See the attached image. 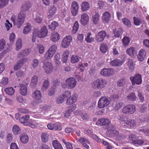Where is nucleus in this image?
I'll use <instances>...</instances> for the list:
<instances>
[{
	"instance_id": "49530a36",
	"label": "nucleus",
	"mask_w": 149,
	"mask_h": 149,
	"mask_svg": "<svg viewBox=\"0 0 149 149\" xmlns=\"http://www.w3.org/2000/svg\"><path fill=\"white\" fill-rule=\"evenodd\" d=\"M5 91L9 95H13L15 92V90L12 87L6 88L5 89Z\"/></svg>"
},
{
	"instance_id": "4be33fe9",
	"label": "nucleus",
	"mask_w": 149,
	"mask_h": 149,
	"mask_svg": "<svg viewBox=\"0 0 149 149\" xmlns=\"http://www.w3.org/2000/svg\"><path fill=\"white\" fill-rule=\"evenodd\" d=\"M91 20L93 24H98L100 20V15L99 14L97 13L93 14L92 16Z\"/></svg>"
},
{
	"instance_id": "ddd939ff",
	"label": "nucleus",
	"mask_w": 149,
	"mask_h": 149,
	"mask_svg": "<svg viewBox=\"0 0 149 149\" xmlns=\"http://www.w3.org/2000/svg\"><path fill=\"white\" fill-rule=\"evenodd\" d=\"M79 8V4L76 1H73L71 4V11L72 15L75 16L78 13Z\"/></svg>"
},
{
	"instance_id": "cd10ccee",
	"label": "nucleus",
	"mask_w": 149,
	"mask_h": 149,
	"mask_svg": "<svg viewBox=\"0 0 149 149\" xmlns=\"http://www.w3.org/2000/svg\"><path fill=\"white\" fill-rule=\"evenodd\" d=\"M126 52L128 54L132 57L136 55L137 53L136 51L133 47L127 49Z\"/></svg>"
},
{
	"instance_id": "bf43d9fd",
	"label": "nucleus",
	"mask_w": 149,
	"mask_h": 149,
	"mask_svg": "<svg viewBox=\"0 0 149 149\" xmlns=\"http://www.w3.org/2000/svg\"><path fill=\"white\" fill-rule=\"evenodd\" d=\"M9 0H0V8L6 6L8 3Z\"/></svg>"
},
{
	"instance_id": "f704fd0d",
	"label": "nucleus",
	"mask_w": 149,
	"mask_h": 149,
	"mask_svg": "<svg viewBox=\"0 0 149 149\" xmlns=\"http://www.w3.org/2000/svg\"><path fill=\"white\" fill-rule=\"evenodd\" d=\"M110 64L113 66H118L122 65V61L120 60L116 59L111 61Z\"/></svg>"
},
{
	"instance_id": "c756f323",
	"label": "nucleus",
	"mask_w": 149,
	"mask_h": 149,
	"mask_svg": "<svg viewBox=\"0 0 149 149\" xmlns=\"http://www.w3.org/2000/svg\"><path fill=\"white\" fill-rule=\"evenodd\" d=\"M126 63L128 68L130 71H132L134 69L135 64L132 59L130 58L128 59Z\"/></svg>"
},
{
	"instance_id": "a18cd8bd",
	"label": "nucleus",
	"mask_w": 149,
	"mask_h": 149,
	"mask_svg": "<svg viewBox=\"0 0 149 149\" xmlns=\"http://www.w3.org/2000/svg\"><path fill=\"white\" fill-rule=\"evenodd\" d=\"M94 40V38L93 37L92 34L90 33H88L85 38L86 41L88 43H91Z\"/></svg>"
},
{
	"instance_id": "c85d7f7f",
	"label": "nucleus",
	"mask_w": 149,
	"mask_h": 149,
	"mask_svg": "<svg viewBox=\"0 0 149 149\" xmlns=\"http://www.w3.org/2000/svg\"><path fill=\"white\" fill-rule=\"evenodd\" d=\"M56 12V8L52 6L50 7L48 14V18L50 19L52 17Z\"/></svg>"
},
{
	"instance_id": "37998d69",
	"label": "nucleus",
	"mask_w": 149,
	"mask_h": 149,
	"mask_svg": "<svg viewBox=\"0 0 149 149\" xmlns=\"http://www.w3.org/2000/svg\"><path fill=\"white\" fill-rule=\"evenodd\" d=\"M13 134L15 135L19 134L21 132V129L18 126L15 125H14L12 129Z\"/></svg>"
},
{
	"instance_id": "6ab92c4d",
	"label": "nucleus",
	"mask_w": 149,
	"mask_h": 149,
	"mask_svg": "<svg viewBox=\"0 0 149 149\" xmlns=\"http://www.w3.org/2000/svg\"><path fill=\"white\" fill-rule=\"evenodd\" d=\"M31 52V49L28 48L23 49L19 52L17 54V57L20 58L23 56H26L30 54Z\"/></svg>"
},
{
	"instance_id": "412c9836",
	"label": "nucleus",
	"mask_w": 149,
	"mask_h": 149,
	"mask_svg": "<svg viewBox=\"0 0 149 149\" xmlns=\"http://www.w3.org/2000/svg\"><path fill=\"white\" fill-rule=\"evenodd\" d=\"M35 22L38 23H40L42 21L43 15L40 13H37L33 16Z\"/></svg>"
},
{
	"instance_id": "2f4dec72",
	"label": "nucleus",
	"mask_w": 149,
	"mask_h": 149,
	"mask_svg": "<svg viewBox=\"0 0 149 149\" xmlns=\"http://www.w3.org/2000/svg\"><path fill=\"white\" fill-rule=\"evenodd\" d=\"M27 88L22 84H20V93L22 95L25 96L27 93Z\"/></svg>"
},
{
	"instance_id": "a878e982",
	"label": "nucleus",
	"mask_w": 149,
	"mask_h": 149,
	"mask_svg": "<svg viewBox=\"0 0 149 149\" xmlns=\"http://www.w3.org/2000/svg\"><path fill=\"white\" fill-rule=\"evenodd\" d=\"M123 33L122 28H119L118 29H115L113 30V33L114 36L115 37H119Z\"/></svg>"
},
{
	"instance_id": "72a5a7b5",
	"label": "nucleus",
	"mask_w": 149,
	"mask_h": 149,
	"mask_svg": "<svg viewBox=\"0 0 149 149\" xmlns=\"http://www.w3.org/2000/svg\"><path fill=\"white\" fill-rule=\"evenodd\" d=\"M38 78L37 76L35 75L31 79V86L33 88L36 86L38 83Z\"/></svg>"
},
{
	"instance_id": "9d476101",
	"label": "nucleus",
	"mask_w": 149,
	"mask_h": 149,
	"mask_svg": "<svg viewBox=\"0 0 149 149\" xmlns=\"http://www.w3.org/2000/svg\"><path fill=\"white\" fill-rule=\"evenodd\" d=\"M130 79L133 84L139 85L142 81L141 75L139 74H137L134 76L130 77Z\"/></svg>"
},
{
	"instance_id": "de8ad7c7",
	"label": "nucleus",
	"mask_w": 149,
	"mask_h": 149,
	"mask_svg": "<svg viewBox=\"0 0 149 149\" xmlns=\"http://www.w3.org/2000/svg\"><path fill=\"white\" fill-rule=\"evenodd\" d=\"M42 141L44 142H47L49 139V135L47 133L44 132L42 134L41 136Z\"/></svg>"
},
{
	"instance_id": "4d7b16f0",
	"label": "nucleus",
	"mask_w": 149,
	"mask_h": 149,
	"mask_svg": "<svg viewBox=\"0 0 149 149\" xmlns=\"http://www.w3.org/2000/svg\"><path fill=\"white\" fill-rule=\"evenodd\" d=\"M65 99L64 97L62 95L57 98L56 102L57 104H61L64 102Z\"/></svg>"
},
{
	"instance_id": "a211bd4d",
	"label": "nucleus",
	"mask_w": 149,
	"mask_h": 149,
	"mask_svg": "<svg viewBox=\"0 0 149 149\" xmlns=\"http://www.w3.org/2000/svg\"><path fill=\"white\" fill-rule=\"evenodd\" d=\"M89 17L86 13H84L81 15V22L84 26L86 25L89 22Z\"/></svg>"
},
{
	"instance_id": "a19ab883",
	"label": "nucleus",
	"mask_w": 149,
	"mask_h": 149,
	"mask_svg": "<svg viewBox=\"0 0 149 149\" xmlns=\"http://www.w3.org/2000/svg\"><path fill=\"white\" fill-rule=\"evenodd\" d=\"M60 54L59 53H56L54 56V62L57 65H59L61 63L60 61Z\"/></svg>"
},
{
	"instance_id": "c03bdc74",
	"label": "nucleus",
	"mask_w": 149,
	"mask_h": 149,
	"mask_svg": "<svg viewBox=\"0 0 149 149\" xmlns=\"http://www.w3.org/2000/svg\"><path fill=\"white\" fill-rule=\"evenodd\" d=\"M79 24L77 22H76L74 24L72 30V33L73 34L75 33L79 28Z\"/></svg>"
},
{
	"instance_id": "f8f14e48",
	"label": "nucleus",
	"mask_w": 149,
	"mask_h": 149,
	"mask_svg": "<svg viewBox=\"0 0 149 149\" xmlns=\"http://www.w3.org/2000/svg\"><path fill=\"white\" fill-rule=\"evenodd\" d=\"M72 37L68 36L65 37L61 42V46L62 47L66 48L70 45V43L72 41Z\"/></svg>"
},
{
	"instance_id": "423d86ee",
	"label": "nucleus",
	"mask_w": 149,
	"mask_h": 149,
	"mask_svg": "<svg viewBox=\"0 0 149 149\" xmlns=\"http://www.w3.org/2000/svg\"><path fill=\"white\" fill-rule=\"evenodd\" d=\"M107 84L106 80L102 79H98L93 81L92 86L95 88H97L99 90L104 88Z\"/></svg>"
},
{
	"instance_id": "dca6fc26",
	"label": "nucleus",
	"mask_w": 149,
	"mask_h": 149,
	"mask_svg": "<svg viewBox=\"0 0 149 149\" xmlns=\"http://www.w3.org/2000/svg\"><path fill=\"white\" fill-rule=\"evenodd\" d=\"M42 67L45 72L47 74H50L52 72L53 69L52 64L49 62L44 63Z\"/></svg>"
},
{
	"instance_id": "e433bc0d",
	"label": "nucleus",
	"mask_w": 149,
	"mask_h": 149,
	"mask_svg": "<svg viewBox=\"0 0 149 149\" xmlns=\"http://www.w3.org/2000/svg\"><path fill=\"white\" fill-rule=\"evenodd\" d=\"M29 118V115H26L24 116H23L21 118L19 119V121L24 124V125H26V124L27 123L28 120Z\"/></svg>"
},
{
	"instance_id": "603ef678",
	"label": "nucleus",
	"mask_w": 149,
	"mask_h": 149,
	"mask_svg": "<svg viewBox=\"0 0 149 149\" xmlns=\"http://www.w3.org/2000/svg\"><path fill=\"white\" fill-rule=\"evenodd\" d=\"M130 39L127 36L124 37L122 40L123 45L126 46L129 45L130 42Z\"/></svg>"
},
{
	"instance_id": "7ed1b4c3",
	"label": "nucleus",
	"mask_w": 149,
	"mask_h": 149,
	"mask_svg": "<svg viewBox=\"0 0 149 149\" xmlns=\"http://www.w3.org/2000/svg\"><path fill=\"white\" fill-rule=\"evenodd\" d=\"M48 32L45 26L42 27L40 31L36 29H35L33 33V41H35V36H37L40 38H43L47 35Z\"/></svg>"
},
{
	"instance_id": "69168bd1",
	"label": "nucleus",
	"mask_w": 149,
	"mask_h": 149,
	"mask_svg": "<svg viewBox=\"0 0 149 149\" xmlns=\"http://www.w3.org/2000/svg\"><path fill=\"white\" fill-rule=\"evenodd\" d=\"M129 126L128 128H132L135 127L136 126V122L133 120L130 119Z\"/></svg>"
},
{
	"instance_id": "20e7f679",
	"label": "nucleus",
	"mask_w": 149,
	"mask_h": 149,
	"mask_svg": "<svg viewBox=\"0 0 149 149\" xmlns=\"http://www.w3.org/2000/svg\"><path fill=\"white\" fill-rule=\"evenodd\" d=\"M108 133L110 134V136L116 137L118 140H121L125 138V136L115 130V127H109Z\"/></svg>"
},
{
	"instance_id": "7c9ffc66",
	"label": "nucleus",
	"mask_w": 149,
	"mask_h": 149,
	"mask_svg": "<svg viewBox=\"0 0 149 149\" xmlns=\"http://www.w3.org/2000/svg\"><path fill=\"white\" fill-rule=\"evenodd\" d=\"M60 38V35L57 32H54L52 33L50 37V39L53 42H55L58 40Z\"/></svg>"
},
{
	"instance_id": "f3484780",
	"label": "nucleus",
	"mask_w": 149,
	"mask_h": 149,
	"mask_svg": "<svg viewBox=\"0 0 149 149\" xmlns=\"http://www.w3.org/2000/svg\"><path fill=\"white\" fill-rule=\"evenodd\" d=\"M40 125V123L39 122L32 119L28 121L26 124V125H28L32 128H35Z\"/></svg>"
},
{
	"instance_id": "ea45409f",
	"label": "nucleus",
	"mask_w": 149,
	"mask_h": 149,
	"mask_svg": "<svg viewBox=\"0 0 149 149\" xmlns=\"http://www.w3.org/2000/svg\"><path fill=\"white\" fill-rule=\"evenodd\" d=\"M31 26L30 24H26L24 28L23 33L25 34L28 33L31 30Z\"/></svg>"
},
{
	"instance_id": "f03ea898",
	"label": "nucleus",
	"mask_w": 149,
	"mask_h": 149,
	"mask_svg": "<svg viewBox=\"0 0 149 149\" xmlns=\"http://www.w3.org/2000/svg\"><path fill=\"white\" fill-rule=\"evenodd\" d=\"M26 13L23 11H20L17 16L13 15L11 18V20L14 25L19 28L24 22L26 17Z\"/></svg>"
},
{
	"instance_id": "09e8293b",
	"label": "nucleus",
	"mask_w": 149,
	"mask_h": 149,
	"mask_svg": "<svg viewBox=\"0 0 149 149\" xmlns=\"http://www.w3.org/2000/svg\"><path fill=\"white\" fill-rule=\"evenodd\" d=\"M69 52L68 51H65L63 54L62 56V61L63 63L66 62L68 59Z\"/></svg>"
},
{
	"instance_id": "774afa93",
	"label": "nucleus",
	"mask_w": 149,
	"mask_h": 149,
	"mask_svg": "<svg viewBox=\"0 0 149 149\" xmlns=\"http://www.w3.org/2000/svg\"><path fill=\"white\" fill-rule=\"evenodd\" d=\"M123 102H117L115 104L114 107L115 108L116 110H118L122 107L123 105Z\"/></svg>"
},
{
	"instance_id": "473e14b6",
	"label": "nucleus",
	"mask_w": 149,
	"mask_h": 149,
	"mask_svg": "<svg viewBox=\"0 0 149 149\" xmlns=\"http://www.w3.org/2000/svg\"><path fill=\"white\" fill-rule=\"evenodd\" d=\"M52 144L54 149H63L61 145L57 140H54Z\"/></svg>"
},
{
	"instance_id": "58836bf2",
	"label": "nucleus",
	"mask_w": 149,
	"mask_h": 149,
	"mask_svg": "<svg viewBox=\"0 0 149 149\" xmlns=\"http://www.w3.org/2000/svg\"><path fill=\"white\" fill-rule=\"evenodd\" d=\"M22 41L20 38H19L17 40L15 44V49L17 51L21 49L22 47Z\"/></svg>"
},
{
	"instance_id": "b1692460",
	"label": "nucleus",
	"mask_w": 149,
	"mask_h": 149,
	"mask_svg": "<svg viewBox=\"0 0 149 149\" xmlns=\"http://www.w3.org/2000/svg\"><path fill=\"white\" fill-rule=\"evenodd\" d=\"M32 97L36 100H40L42 98V95L40 91L37 90L32 93Z\"/></svg>"
},
{
	"instance_id": "393cba45",
	"label": "nucleus",
	"mask_w": 149,
	"mask_h": 149,
	"mask_svg": "<svg viewBox=\"0 0 149 149\" xmlns=\"http://www.w3.org/2000/svg\"><path fill=\"white\" fill-rule=\"evenodd\" d=\"M146 54V51L143 49H141L137 55V58L138 60L140 61H142L144 59Z\"/></svg>"
},
{
	"instance_id": "052dcab7",
	"label": "nucleus",
	"mask_w": 149,
	"mask_h": 149,
	"mask_svg": "<svg viewBox=\"0 0 149 149\" xmlns=\"http://www.w3.org/2000/svg\"><path fill=\"white\" fill-rule=\"evenodd\" d=\"M54 130H60L62 128L61 124L58 123L54 124Z\"/></svg>"
},
{
	"instance_id": "0e129e2a",
	"label": "nucleus",
	"mask_w": 149,
	"mask_h": 149,
	"mask_svg": "<svg viewBox=\"0 0 149 149\" xmlns=\"http://www.w3.org/2000/svg\"><path fill=\"white\" fill-rule=\"evenodd\" d=\"M125 84V81L124 79L119 80L117 82V85L119 87H123Z\"/></svg>"
},
{
	"instance_id": "bb28decb",
	"label": "nucleus",
	"mask_w": 149,
	"mask_h": 149,
	"mask_svg": "<svg viewBox=\"0 0 149 149\" xmlns=\"http://www.w3.org/2000/svg\"><path fill=\"white\" fill-rule=\"evenodd\" d=\"M90 8V4L88 2L84 1L81 5V9L82 11L85 12L88 10Z\"/></svg>"
},
{
	"instance_id": "4c0bfd02",
	"label": "nucleus",
	"mask_w": 149,
	"mask_h": 149,
	"mask_svg": "<svg viewBox=\"0 0 149 149\" xmlns=\"http://www.w3.org/2000/svg\"><path fill=\"white\" fill-rule=\"evenodd\" d=\"M100 51L103 53L108 54V47L107 45L104 44H102L100 48Z\"/></svg>"
},
{
	"instance_id": "0eeeda50",
	"label": "nucleus",
	"mask_w": 149,
	"mask_h": 149,
	"mask_svg": "<svg viewBox=\"0 0 149 149\" xmlns=\"http://www.w3.org/2000/svg\"><path fill=\"white\" fill-rule=\"evenodd\" d=\"M57 49V46L56 45H51L45 54V58L47 60L51 59L56 52Z\"/></svg>"
},
{
	"instance_id": "aec40b11",
	"label": "nucleus",
	"mask_w": 149,
	"mask_h": 149,
	"mask_svg": "<svg viewBox=\"0 0 149 149\" xmlns=\"http://www.w3.org/2000/svg\"><path fill=\"white\" fill-rule=\"evenodd\" d=\"M77 100V95L76 94H74L68 98L66 102V103L68 105L73 104L76 102Z\"/></svg>"
},
{
	"instance_id": "1a4fd4ad",
	"label": "nucleus",
	"mask_w": 149,
	"mask_h": 149,
	"mask_svg": "<svg viewBox=\"0 0 149 149\" xmlns=\"http://www.w3.org/2000/svg\"><path fill=\"white\" fill-rule=\"evenodd\" d=\"M97 123L101 126H106L108 131L109 127H114L113 125H109L111 121L109 119L107 118H101L99 119L97 121Z\"/></svg>"
},
{
	"instance_id": "5701e85b",
	"label": "nucleus",
	"mask_w": 149,
	"mask_h": 149,
	"mask_svg": "<svg viewBox=\"0 0 149 149\" xmlns=\"http://www.w3.org/2000/svg\"><path fill=\"white\" fill-rule=\"evenodd\" d=\"M111 14L108 12L104 13L102 16V19L105 23H108L111 20Z\"/></svg>"
},
{
	"instance_id": "e2e57ef3",
	"label": "nucleus",
	"mask_w": 149,
	"mask_h": 149,
	"mask_svg": "<svg viewBox=\"0 0 149 149\" xmlns=\"http://www.w3.org/2000/svg\"><path fill=\"white\" fill-rule=\"evenodd\" d=\"M122 21L123 24L128 27H129L131 26V22L128 19L126 18H123L122 19Z\"/></svg>"
},
{
	"instance_id": "6e6d98bb",
	"label": "nucleus",
	"mask_w": 149,
	"mask_h": 149,
	"mask_svg": "<svg viewBox=\"0 0 149 149\" xmlns=\"http://www.w3.org/2000/svg\"><path fill=\"white\" fill-rule=\"evenodd\" d=\"M80 58L76 55H73L71 58V61L72 63L78 62L80 60Z\"/></svg>"
},
{
	"instance_id": "4468645a",
	"label": "nucleus",
	"mask_w": 149,
	"mask_h": 149,
	"mask_svg": "<svg viewBox=\"0 0 149 149\" xmlns=\"http://www.w3.org/2000/svg\"><path fill=\"white\" fill-rule=\"evenodd\" d=\"M107 35L106 32L102 31L98 33L95 38V40L97 42H101L104 39Z\"/></svg>"
},
{
	"instance_id": "39448f33",
	"label": "nucleus",
	"mask_w": 149,
	"mask_h": 149,
	"mask_svg": "<svg viewBox=\"0 0 149 149\" xmlns=\"http://www.w3.org/2000/svg\"><path fill=\"white\" fill-rule=\"evenodd\" d=\"M76 84V79L73 77H70L66 79L65 83L62 84V86L64 88H68L69 89H72L75 87Z\"/></svg>"
},
{
	"instance_id": "2eb2a0df",
	"label": "nucleus",
	"mask_w": 149,
	"mask_h": 149,
	"mask_svg": "<svg viewBox=\"0 0 149 149\" xmlns=\"http://www.w3.org/2000/svg\"><path fill=\"white\" fill-rule=\"evenodd\" d=\"M121 125L123 127L125 128H128L129 122H130V119L127 118L123 116H120L119 119Z\"/></svg>"
},
{
	"instance_id": "79ce46f5",
	"label": "nucleus",
	"mask_w": 149,
	"mask_h": 149,
	"mask_svg": "<svg viewBox=\"0 0 149 149\" xmlns=\"http://www.w3.org/2000/svg\"><path fill=\"white\" fill-rule=\"evenodd\" d=\"M31 7V5L29 3L24 4L22 6L21 8V11L25 13V11L29 10Z\"/></svg>"
},
{
	"instance_id": "13d9d810",
	"label": "nucleus",
	"mask_w": 149,
	"mask_h": 149,
	"mask_svg": "<svg viewBox=\"0 0 149 149\" xmlns=\"http://www.w3.org/2000/svg\"><path fill=\"white\" fill-rule=\"evenodd\" d=\"M62 141L65 145L67 149H72V145L70 143L66 141L65 139H63Z\"/></svg>"
},
{
	"instance_id": "9b49d317",
	"label": "nucleus",
	"mask_w": 149,
	"mask_h": 149,
	"mask_svg": "<svg viewBox=\"0 0 149 149\" xmlns=\"http://www.w3.org/2000/svg\"><path fill=\"white\" fill-rule=\"evenodd\" d=\"M102 75L105 77H109L113 75L114 73V70L112 68H104L100 72Z\"/></svg>"
},
{
	"instance_id": "6e6552de",
	"label": "nucleus",
	"mask_w": 149,
	"mask_h": 149,
	"mask_svg": "<svg viewBox=\"0 0 149 149\" xmlns=\"http://www.w3.org/2000/svg\"><path fill=\"white\" fill-rule=\"evenodd\" d=\"M136 111V107L133 104L127 105L122 109V112L125 114H132Z\"/></svg>"
},
{
	"instance_id": "8fccbe9b",
	"label": "nucleus",
	"mask_w": 149,
	"mask_h": 149,
	"mask_svg": "<svg viewBox=\"0 0 149 149\" xmlns=\"http://www.w3.org/2000/svg\"><path fill=\"white\" fill-rule=\"evenodd\" d=\"M134 23L135 25L136 26H139L142 24L144 20H142L140 19L134 17H133Z\"/></svg>"
},
{
	"instance_id": "5fc2aeb1",
	"label": "nucleus",
	"mask_w": 149,
	"mask_h": 149,
	"mask_svg": "<svg viewBox=\"0 0 149 149\" xmlns=\"http://www.w3.org/2000/svg\"><path fill=\"white\" fill-rule=\"evenodd\" d=\"M58 26V23L55 21H52L50 24L48 25L49 29L52 30H54L56 27Z\"/></svg>"
},
{
	"instance_id": "680f3d73",
	"label": "nucleus",
	"mask_w": 149,
	"mask_h": 149,
	"mask_svg": "<svg viewBox=\"0 0 149 149\" xmlns=\"http://www.w3.org/2000/svg\"><path fill=\"white\" fill-rule=\"evenodd\" d=\"M4 24L7 31H9L10 29V28H12V24L8 20H6Z\"/></svg>"
},
{
	"instance_id": "3c124183",
	"label": "nucleus",
	"mask_w": 149,
	"mask_h": 149,
	"mask_svg": "<svg viewBox=\"0 0 149 149\" xmlns=\"http://www.w3.org/2000/svg\"><path fill=\"white\" fill-rule=\"evenodd\" d=\"M20 140L22 143H26L28 142L29 138L27 135H23L20 137Z\"/></svg>"
},
{
	"instance_id": "864d4df0",
	"label": "nucleus",
	"mask_w": 149,
	"mask_h": 149,
	"mask_svg": "<svg viewBox=\"0 0 149 149\" xmlns=\"http://www.w3.org/2000/svg\"><path fill=\"white\" fill-rule=\"evenodd\" d=\"M49 86V84L48 80H45L43 82L42 89L43 91H45L47 89Z\"/></svg>"
},
{
	"instance_id": "338daca9",
	"label": "nucleus",
	"mask_w": 149,
	"mask_h": 149,
	"mask_svg": "<svg viewBox=\"0 0 149 149\" xmlns=\"http://www.w3.org/2000/svg\"><path fill=\"white\" fill-rule=\"evenodd\" d=\"M80 116L81 118L84 120H87L89 119V116L87 114L83 113L82 112H80Z\"/></svg>"
},
{
	"instance_id": "f257e3e1",
	"label": "nucleus",
	"mask_w": 149,
	"mask_h": 149,
	"mask_svg": "<svg viewBox=\"0 0 149 149\" xmlns=\"http://www.w3.org/2000/svg\"><path fill=\"white\" fill-rule=\"evenodd\" d=\"M119 96L117 94L112 95L110 97L106 96L100 98L98 102V107L99 108H102L108 106L111 101L114 100L116 98L119 97Z\"/></svg>"
},
{
	"instance_id": "c9c22d12",
	"label": "nucleus",
	"mask_w": 149,
	"mask_h": 149,
	"mask_svg": "<svg viewBox=\"0 0 149 149\" xmlns=\"http://www.w3.org/2000/svg\"><path fill=\"white\" fill-rule=\"evenodd\" d=\"M136 97L134 93H133L129 94L126 97L127 100L129 101H134L136 100Z\"/></svg>"
}]
</instances>
